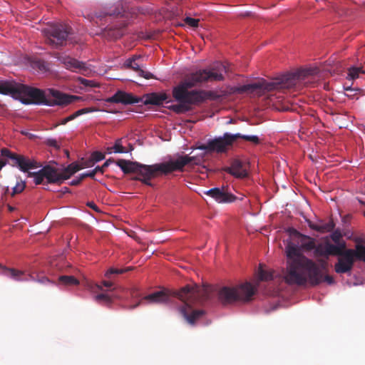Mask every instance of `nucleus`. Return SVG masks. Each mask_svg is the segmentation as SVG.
I'll return each instance as SVG.
<instances>
[{
    "label": "nucleus",
    "mask_w": 365,
    "mask_h": 365,
    "mask_svg": "<svg viewBox=\"0 0 365 365\" xmlns=\"http://www.w3.org/2000/svg\"><path fill=\"white\" fill-rule=\"evenodd\" d=\"M227 72V68L224 63L216 62L210 68L198 70L190 74L185 81L173 89V96L179 103L173 106V110L176 113H185L189 111L192 106L202 103L210 98V92L190 89L198 83L222 81Z\"/></svg>",
    "instance_id": "nucleus-1"
},
{
    "label": "nucleus",
    "mask_w": 365,
    "mask_h": 365,
    "mask_svg": "<svg viewBox=\"0 0 365 365\" xmlns=\"http://www.w3.org/2000/svg\"><path fill=\"white\" fill-rule=\"evenodd\" d=\"M285 252L287 267L284 278L287 284L304 285L309 282L317 285L322 282L328 284H334L335 281L331 276H323L322 273V269H325L326 263L320 267L314 260L302 254L298 246L292 242L287 243Z\"/></svg>",
    "instance_id": "nucleus-2"
},
{
    "label": "nucleus",
    "mask_w": 365,
    "mask_h": 365,
    "mask_svg": "<svg viewBox=\"0 0 365 365\" xmlns=\"http://www.w3.org/2000/svg\"><path fill=\"white\" fill-rule=\"evenodd\" d=\"M2 157L8 158L9 165L18 168L24 173H28L29 177H33L36 185H47L49 183H61L68 179L74 173L83 168L77 163H73L65 169L59 170L51 166H45L38 172L31 173V170L41 167L38 162L22 155L11 153L8 149L1 150Z\"/></svg>",
    "instance_id": "nucleus-3"
},
{
    "label": "nucleus",
    "mask_w": 365,
    "mask_h": 365,
    "mask_svg": "<svg viewBox=\"0 0 365 365\" xmlns=\"http://www.w3.org/2000/svg\"><path fill=\"white\" fill-rule=\"evenodd\" d=\"M51 98H47L43 91L13 80H0V93L10 96L22 103L38 105H67L76 100L79 96L64 94L56 90H49Z\"/></svg>",
    "instance_id": "nucleus-4"
},
{
    "label": "nucleus",
    "mask_w": 365,
    "mask_h": 365,
    "mask_svg": "<svg viewBox=\"0 0 365 365\" xmlns=\"http://www.w3.org/2000/svg\"><path fill=\"white\" fill-rule=\"evenodd\" d=\"M344 244L335 245L329 242L315 245L314 254L316 257H328L330 255L338 256L334 270L338 274L350 272L356 260L365 262V246L357 245L354 249H344Z\"/></svg>",
    "instance_id": "nucleus-5"
},
{
    "label": "nucleus",
    "mask_w": 365,
    "mask_h": 365,
    "mask_svg": "<svg viewBox=\"0 0 365 365\" xmlns=\"http://www.w3.org/2000/svg\"><path fill=\"white\" fill-rule=\"evenodd\" d=\"M199 160L197 158H189L187 155H178L168 157L163 162L151 165L138 163L136 173L137 179L146 185H150V180L162 175H168L173 172H182L184 168L192 160Z\"/></svg>",
    "instance_id": "nucleus-6"
},
{
    "label": "nucleus",
    "mask_w": 365,
    "mask_h": 365,
    "mask_svg": "<svg viewBox=\"0 0 365 365\" xmlns=\"http://www.w3.org/2000/svg\"><path fill=\"white\" fill-rule=\"evenodd\" d=\"M201 289L197 285H187L177 292V297L185 305L180 309V312L190 325H194L202 319L205 312L202 309H194L192 304L200 302L199 296Z\"/></svg>",
    "instance_id": "nucleus-7"
},
{
    "label": "nucleus",
    "mask_w": 365,
    "mask_h": 365,
    "mask_svg": "<svg viewBox=\"0 0 365 365\" xmlns=\"http://www.w3.org/2000/svg\"><path fill=\"white\" fill-rule=\"evenodd\" d=\"M304 75L301 73H295L284 76L282 79H275L272 81L265 80L259 81L252 84H247L240 88V91H255L260 89L262 91H274L284 88H299L302 85L301 77Z\"/></svg>",
    "instance_id": "nucleus-8"
},
{
    "label": "nucleus",
    "mask_w": 365,
    "mask_h": 365,
    "mask_svg": "<svg viewBox=\"0 0 365 365\" xmlns=\"http://www.w3.org/2000/svg\"><path fill=\"white\" fill-rule=\"evenodd\" d=\"M237 135H233L229 133H225L222 137H219L210 140L207 145H202L197 148L201 150L200 153H196L194 155H188L189 158H197L199 160H192L186 166L192 167L194 165H199L203 162L205 155L208 152L216 151L217 153L225 152L228 148L232 145L234 141L237 139Z\"/></svg>",
    "instance_id": "nucleus-9"
},
{
    "label": "nucleus",
    "mask_w": 365,
    "mask_h": 365,
    "mask_svg": "<svg viewBox=\"0 0 365 365\" xmlns=\"http://www.w3.org/2000/svg\"><path fill=\"white\" fill-rule=\"evenodd\" d=\"M256 287L250 282H245L234 287H224L219 291L218 297L223 304L236 301H247L255 294Z\"/></svg>",
    "instance_id": "nucleus-10"
},
{
    "label": "nucleus",
    "mask_w": 365,
    "mask_h": 365,
    "mask_svg": "<svg viewBox=\"0 0 365 365\" xmlns=\"http://www.w3.org/2000/svg\"><path fill=\"white\" fill-rule=\"evenodd\" d=\"M49 44L61 46L70 34V27L62 24H52L43 30Z\"/></svg>",
    "instance_id": "nucleus-11"
},
{
    "label": "nucleus",
    "mask_w": 365,
    "mask_h": 365,
    "mask_svg": "<svg viewBox=\"0 0 365 365\" xmlns=\"http://www.w3.org/2000/svg\"><path fill=\"white\" fill-rule=\"evenodd\" d=\"M172 297L166 290L154 292L143 297L138 303L130 305V309H134L140 304H163L171 302Z\"/></svg>",
    "instance_id": "nucleus-12"
},
{
    "label": "nucleus",
    "mask_w": 365,
    "mask_h": 365,
    "mask_svg": "<svg viewBox=\"0 0 365 365\" xmlns=\"http://www.w3.org/2000/svg\"><path fill=\"white\" fill-rule=\"evenodd\" d=\"M204 193L210 196L219 203L232 202L237 199L235 195L230 193L227 189L224 187H214L205 191Z\"/></svg>",
    "instance_id": "nucleus-13"
},
{
    "label": "nucleus",
    "mask_w": 365,
    "mask_h": 365,
    "mask_svg": "<svg viewBox=\"0 0 365 365\" xmlns=\"http://www.w3.org/2000/svg\"><path fill=\"white\" fill-rule=\"evenodd\" d=\"M4 274L10 278L16 281H37L39 283L45 284L50 282L49 279L45 277H42L41 279H36L33 275L27 274L24 272L14 269H6L4 268Z\"/></svg>",
    "instance_id": "nucleus-14"
},
{
    "label": "nucleus",
    "mask_w": 365,
    "mask_h": 365,
    "mask_svg": "<svg viewBox=\"0 0 365 365\" xmlns=\"http://www.w3.org/2000/svg\"><path fill=\"white\" fill-rule=\"evenodd\" d=\"M289 232L292 240H296L302 249L307 251L314 250L316 245L315 239L302 235L294 229H290Z\"/></svg>",
    "instance_id": "nucleus-15"
},
{
    "label": "nucleus",
    "mask_w": 365,
    "mask_h": 365,
    "mask_svg": "<svg viewBox=\"0 0 365 365\" xmlns=\"http://www.w3.org/2000/svg\"><path fill=\"white\" fill-rule=\"evenodd\" d=\"M141 59V56H134L125 61V66L138 71V75L145 79L152 78L153 74L151 73L141 69V63H139V61Z\"/></svg>",
    "instance_id": "nucleus-16"
},
{
    "label": "nucleus",
    "mask_w": 365,
    "mask_h": 365,
    "mask_svg": "<svg viewBox=\"0 0 365 365\" xmlns=\"http://www.w3.org/2000/svg\"><path fill=\"white\" fill-rule=\"evenodd\" d=\"M57 58L67 69L77 71L84 68L83 63L66 55H59Z\"/></svg>",
    "instance_id": "nucleus-17"
},
{
    "label": "nucleus",
    "mask_w": 365,
    "mask_h": 365,
    "mask_svg": "<svg viewBox=\"0 0 365 365\" xmlns=\"http://www.w3.org/2000/svg\"><path fill=\"white\" fill-rule=\"evenodd\" d=\"M109 103H117L123 104H130L135 103L133 96L124 91H119L107 100Z\"/></svg>",
    "instance_id": "nucleus-18"
},
{
    "label": "nucleus",
    "mask_w": 365,
    "mask_h": 365,
    "mask_svg": "<svg viewBox=\"0 0 365 365\" xmlns=\"http://www.w3.org/2000/svg\"><path fill=\"white\" fill-rule=\"evenodd\" d=\"M168 98L165 93H153L147 95L145 98V104L160 105L167 101Z\"/></svg>",
    "instance_id": "nucleus-19"
},
{
    "label": "nucleus",
    "mask_w": 365,
    "mask_h": 365,
    "mask_svg": "<svg viewBox=\"0 0 365 365\" xmlns=\"http://www.w3.org/2000/svg\"><path fill=\"white\" fill-rule=\"evenodd\" d=\"M229 172L230 174L237 178H244L247 174L246 168L239 160H235L232 163L229 168Z\"/></svg>",
    "instance_id": "nucleus-20"
},
{
    "label": "nucleus",
    "mask_w": 365,
    "mask_h": 365,
    "mask_svg": "<svg viewBox=\"0 0 365 365\" xmlns=\"http://www.w3.org/2000/svg\"><path fill=\"white\" fill-rule=\"evenodd\" d=\"M117 165L125 173H136L138 163L131 162L125 160H120L117 162Z\"/></svg>",
    "instance_id": "nucleus-21"
},
{
    "label": "nucleus",
    "mask_w": 365,
    "mask_h": 365,
    "mask_svg": "<svg viewBox=\"0 0 365 365\" xmlns=\"http://www.w3.org/2000/svg\"><path fill=\"white\" fill-rule=\"evenodd\" d=\"M275 272L271 269H265L262 266L259 267L257 277L259 281H270L274 279Z\"/></svg>",
    "instance_id": "nucleus-22"
},
{
    "label": "nucleus",
    "mask_w": 365,
    "mask_h": 365,
    "mask_svg": "<svg viewBox=\"0 0 365 365\" xmlns=\"http://www.w3.org/2000/svg\"><path fill=\"white\" fill-rule=\"evenodd\" d=\"M93 111H94V109L88 108H85L80 109V110L76 111L75 113H73V114L70 115L69 116H68L66 118H62L60 120L59 124L65 125L68 122H69L71 120H73L76 118H77V117H78V116H80V115H81L83 114L91 113V112H93Z\"/></svg>",
    "instance_id": "nucleus-23"
},
{
    "label": "nucleus",
    "mask_w": 365,
    "mask_h": 365,
    "mask_svg": "<svg viewBox=\"0 0 365 365\" xmlns=\"http://www.w3.org/2000/svg\"><path fill=\"white\" fill-rule=\"evenodd\" d=\"M108 153H125L128 150L123 146V139L120 138L115 140L114 145L107 148Z\"/></svg>",
    "instance_id": "nucleus-24"
},
{
    "label": "nucleus",
    "mask_w": 365,
    "mask_h": 365,
    "mask_svg": "<svg viewBox=\"0 0 365 365\" xmlns=\"http://www.w3.org/2000/svg\"><path fill=\"white\" fill-rule=\"evenodd\" d=\"M59 282L64 286H73L79 284V281L73 276H61L59 277Z\"/></svg>",
    "instance_id": "nucleus-25"
},
{
    "label": "nucleus",
    "mask_w": 365,
    "mask_h": 365,
    "mask_svg": "<svg viewBox=\"0 0 365 365\" xmlns=\"http://www.w3.org/2000/svg\"><path fill=\"white\" fill-rule=\"evenodd\" d=\"M113 297H117V296L114 295L113 294H110L108 292L102 293L97 294L95 296V300L98 302H105L106 304L110 303Z\"/></svg>",
    "instance_id": "nucleus-26"
},
{
    "label": "nucleus",
    "mask_w": 365,
    "mask_h": 365,
    "mask_svg": "<svg viewBox=\"0 0 365 365\" xmlns=\"http://www.w3.org/2000/svg\"><path fill=\"white\" fill-rule=\"evenodd\" d=\"M365 71L360 67L352 66L349 68L347 78L354 80L357 78L360 73H364Z\"/></svg>",
    "instance_id": "nucleus-27"
},
{
    "label": "nucleus",
    "mask_w": 365,
    "mask_h": 365,
    "mask_svg": "<svg viewBox=\"0 0 365 365\" xmlns=\"http://www.w3.org/2000/svg\"><path fill=\"white\" fill-rule=\"evenodd\" d=\"M235 135H237V138H242L245 140H247L249 142H251L254 144H259V139L258 136L254 135H242L240 133H235Z\"/></svg>",
    "instance_id": "nucleus-28"
},
{
    "label": "nucleus",
    "mask_w": 365,
    "mask_h": 365,
    "mask_svg": "<svg viewBox=\"0 0 365 365\" xmlns=\"http://www.w3.org/2000/svg\"><path fill=\"white\" fill-rule=\"evenodd\" d=\"M76 81L79 84L82 85L84 88L97 86V83L93 81H90L83 78L78 77Z\"/></svg>",
    "instance_id": "nucleus-29"
},
{
    "label": "nucleus",
    "mask_w": 365,
    "mask_h": 365,
    "mask_svg": "<svg viewBox=\"0 0 365 365\" xmlns=\"http://www.w3.org/2000/svg\"><path fill=\"white\" fill-rule=\"evenodd\" d=\"M25 182L19 181L17 182L16 185L12 188L11 195L21 192L25 188Z\"/></svg>",
    "instance_id": "nucleus-30"
},
{
    "label": "nucleus",
    "mask_w": 365,
    "mask_h": 365,
    "mask_svg": "<svg viewBox=\"0 0 365 365\" xmlns=\"http://www.w3.org/2000/svg\"><path fill=\"white\" fill-rule=\"evenodd\" d=\"M199 21V19L191 17H186L185 19V24L193 28L198 26Z\"/></svg>",
    "instance_id": "nucleus-31"
},
{
    "label": "nucleus",
    "mask_w": 365,
    "mask_h": 365,
    "mask_svg": "<svg viewBox=\"0 0 365 365\" xmlns=\"http://www.w3.org/2000/svg\"><path fill=\"white\" fill-rule=\"evenodd\" d=\"M87 289L93 293H95L98 290H102V287L101 285L95 284L93 282H88Z\"/></svg>",
    "instance_id": "nucleus-32"
},
{
    "label": "nucleus",
    "mask_w": 365,
    "mask_h": 365,
    "mask_svg": "<svg viewBox=\"0 0 365 365\" xmlns=\"http://www.w3.org/2000/svg\"><path fill=\"white\" fill-rule=\"evenodd\" d=\"M125 269H115V268H110L109 269L106 273L105 274L106 277L110 278V275L113 274H122L125 272Z\"/></svg>",
    "instance_id": "nucleus-33"
},
{
    "label": "nucleus",
    "mask_w": 365,
    "mask_h": 365,
    "mask_svg": "<svg viewBox=\"0 0 365 365\" xmlns=\"http://www.w3.org/2000/svg\"><path fill=\"white\" fill-rule=\"evenodd\" d=\"M104 158V155L100 152H96L93 154V159L96 162L102 160Z\"/></svg>",
    "instance_id": "nucleus-34"
},
{
    "label": "nucleus",
    "mask_w": 365,
    "mask_h": 365,
    "mask_svg": "<svg viewBox=\"0 0 365 365\" xmlns=\"http://www.w3.org/2000/svg\"><path fill=\"white\" fill-rule=\"evenodd\" d=\"M95 176V172L92 170H89L88 172L81 173L80 175L81 178L83 180V178L86 177L93 178Z\"/></svg>",
    "instance_id": "nucleus-35"
},
{
    "label": "nucleus",
    "mask_w": 365,
    "mask_h": 365,
    "mask_svg": "<svg viewBox=\"0 0 365 365\" xmlns=\"http://www.w3.org/2000/svg\"><path fill=\"white\" fill-rule=\"evenodd\" d=\"M340 237H341L340 234L336 232L332 233V235H331L332 240L335 242H339Z\"/></svg>",
    "instance_id": "nucleus-36"
},
{
    "label": "nucleus",
    "mask_w": 365,
    "mask_h": 365,
    "mask_svg": "<svg viewBox=\"0 0 365 365\" xmlns=\"http://www.w3.org/2000/svg\"><path fill=\"white\" fill-rule=\"evenodd\" d=\"M82 179L81 178L80 175L78 177H76V178L73 179L71 181V185H77L81 182Z\"/></svg>",
    "instance_id": "nucleus-37"
},
{
    "label": "nucleus",
    "mask_w": 365,
    "mask_h": 365,
    "mask_svg": "<svg viewBox=\"0 0 365 365\" xmlns=\"http://www.w3.org/2000/svg\"><path fill=\"white\" fill-rule=\"evenodd\" d=\"M309 227L312 230H317V231H322L323 229H324L322 226H319L317 225H314V224H312V223H309Z\"/></svg>",
    "instance_id": "nucleus-38"
},
{
    "label": "nucleus",
    "mask_w": 365,
    "mask_h": 365,
    "mask_svg": "<svg viewBox=\"0 0 365 365\" xmlns=\"http://www.w3.org/2000/svg\"><path fill=\"white\" fill-rule=\"evenodd\" d=\"M103 284L106 287H111L113 286V282L110 281H103Z\"/></svg>",
    "instance_id": "nucleus-39"
},
{
    "label": "nucleus",
    "mask_w": 365,
    "mask_h": 365,
    "mask_svg": "<svg viewBox=\"0 0 365 365\" xmlns=\"http://www.w3.org/2000/svg\"><path fill=\"white\" fill-rule=\"evenodd\" d=\"M48 144L51 145H53V146H56L57 145V142L54 139H49L48 140Z\"/></svg>",
    "instance_id": "nucleus-40"
},
{
    "label": "nucleus",
    "mask_w": 365,
    "mask_h": 365,
    "mask_svg": "<svg viewBox=\"0 0 365 365\" xmlns=\"http://www.w3.org/2000/svg\"><path fill=\"white\" fill-rule=\"evenodd\" d=\"M102 169H103L102 168H101L99 166H97L93 170H92V171H94L95 172V175H96L98 172H103Z\"/></svg>",
    "instance_id": "nucleus-41"
},
{
    "label": "nucleus",
    "mask_w": 365,
    "mask_h": 365,
    "mask_svg": "<svg viewBox=\"0 0 365 365\" xmlns=\"http://www.w3.org/2000/svg\"><path fill=\"white\" fill-rule=\"evenodd\" d=\"M6 162L2 159H0V170L6 165Z\"/></svg>",
    "instance_id": "nucleus-42"
},
{
    "label": "nucleus",
    "mask_w": 365,
    "mask_h": 365,
    "mask_svg": "<svg viewBox=\"0 0 365 365\" xmlns=\"http://www.w3.org/2000/svg\"><path fill=\"white\" fill-rule=\"evenodd\" d=\"M132 297H136L138 296V293L135 291H133L130 293Z\"/></svg>",
    "instance_id": "nucleus-43"
},
{
    "label": "nucleus",
    "mask_w": 365,
    "mask_h": 365,
    "mask_svg": "<svg viewBox=\"0 0 365 365\" xmlns=\"http://www.w3.org/2000/svg\"><path fill=\"white\" fill-rule=\"evenodd\" d=\"M88 205H89L91 207L93 208V209H96V206L93 204V202H89V203H88Z\"/></svg>",
    "instance_id": "nucleus-44"
},
{
    "label": "nucleus",
    "mask_w": 365,
    "mask_h": 365,
    "mask_svg": "<svg viewBox=\"0 0 365 365\" xmlns=\"http://www.w3.org/2000/svg\"><path fill=\"white\" fill-rule=\"evenodd\" d=\"M108 165V162H106V163H104V165H103L102 168H104V167H107Z\"/></svg>",
    "instance_id": "nucleus-45"
},
{
    "label": "nucleus",
    "mask_w": 365,
    "mask_h": 365,
    "mask_svg": "<svg viewBox=\"0 0 365 365\" xmlns=\"http://www.w3.org/2000/svg\"><path fill=\"white\" fill-rule=\"evenodd\" d=\"M9 191V187H7L6 188L5 193L8 192Z\"/></svg>",
    "instance_id": "nucleus-46"
},
{
    "label": "nucleus",
    "mask_w": 365,
    "mask_h": 365,
    "mask_svg": "<svg viewBox=\"0 0 365 365\" xmlns=\"http://www.w3.org/2000/svg\"><path fill=\"white\" fill-rule=\"evenodd\" d=\"M38 64H41V65L42 66L43 68H44L43 63H41V62H38Z\"/></svg>",
    "instance_id": "nucleus-47"
},
{
    "label": "nucleus",
    "mask_w": 365,
    "mask_h": 365,
    "mask_svg": "<svg viewBox=\"0 0 365 365\" xmlns=\"http://www.w3.org/2000/svg\"><path fill=\"white\" fill-rule=\"evenodd\" d=\"M345 90H346V91H351V88H350V87H348V88H345Z\"/></svg>",
    "instance_id": "nucleus-48"
}]
</instances>
